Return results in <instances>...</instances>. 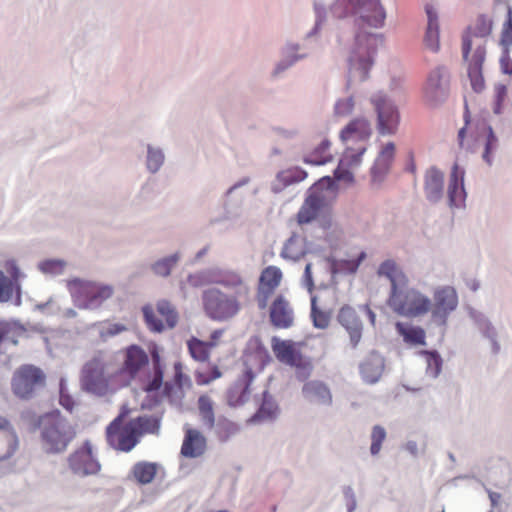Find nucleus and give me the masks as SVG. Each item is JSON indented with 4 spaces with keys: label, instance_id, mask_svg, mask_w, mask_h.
Listing matches in <instances>:
<instances>
[{
    "label": "nucleus",
    "instance_id": "1",
    "mask_svg": "<svg viewBox=\"0 0 512 512\" xmlns=\"http://www.w3.org/2000/svg\"><path fill=\"white\" fill-rule=\"evenodd\" d=\"M351 14L357 16L355 23L358 27L356 33V50L349 58V83L364 81L368 77L373 64L372 55L382 44L380 34L369 33L366 27L380 28L384 25L386 14L379 0H343Z\"/></svg>",
    "mask_w": 512,
    "mask_h": 512
},
{
    "label": "nucleus",
    "instance_id": "2",
    "mask_svg": "<svg viewBox=\"0 0 512 512\" xmlns=\"http://www.w3.org/2000/svg\"><path fill=\"white\" fill-rule=\"evenodd\" d=\"M149 358L147 353L137 345H131L124 351V359L121 373L128 376L129 379L139 377L140 388L150 394L159 391L163 386L161 397L156 399L160 402L162 398L170 401L180 399L183 396L184 387H190L191 381L188 375L183 372V365L177 361L174 363V377L172 381L163 383L164 366L161 363L158 354L152 356V370L140 375L148 366Z\"/></svg>",
    "mask_w": 512,
    "mask_h": 512
},
{
    "label": "nucleus",
    "instance_id": "3",
    "mask_svg": "<svg viewBox=\"0 0 512 512\" xmlns=\"http://www.w3.org/2000/svg\"><path fill=\"white\" fill-rule=\"evenodd\" d=\"M391 283V292L388 299L389 306L402 316H420L431 308L428 297L414 288H408V277L393 260L382 262L377 271Z\"/></svg>",
    "mask_w": 512,
    "mask_h": 512
},
{
    "label": "nucleus",
    "instance_id": "4",
    "mask_svg": "<svg viewBox=\"0 0 512 512\" xmlns=\"http://www.w3.org/2000/svg\"><path fill=\"white\" fill-rule=\"evenodd\" d=\"M492 20L479 15L462 38V54L467 64V75L472 89L480 93L485 88L483 64L486 58V37L492 31Z\"/></svg>",
    "mask_w": 512,
    "mask_h": 512
},
{
    "label": "nucleus",
    "instance_id": "5",
    "mask_svg": "<svg viewBox=\"0 0 512 512\" xmlns=\"http://www.w3.org/2000/svg\"><path fill=\"white\" fill-rule=\"evenodd\" d=\"M371 134V125L363 117L352 119L341 130L340 139L345 145V150L334 172L337 180L347 183L354 181L352 171L361 165Z\"/></svg>",
    "mask_w": 512,
    "mask_h": 512
},
{
    "label": "nucleus",
    "instance_id": "6",
    "mask_svg": "<svg viewBox=\"0 0 512 512\" xmlns=\"http://www.w3.org/2000/svg\"><path fill=\"white\" fill-rule=\"evenodd\" d=\"M270 361L269 351L262 342L259 339L251 340L243 355L245 366L243 374L238 378L227 395L230 406H238L247 401L253 379Z\"/></svg>",
    "mask_w": 512,
    "mask_h": 512
},
{
    "label": "nucleus",
    "instance_id": "7",
    "mask_svg": "<svg viewBox=\"0 0 512 512\" xmlns=\"http://www.w3.org/2000/svg\"><path fill=\"white\" fill-rule=\"evenodd\" d=\"M158 429V420L151 416H139L128 422H124L122 416H118L107 427L106 439L114 449L129 452L144 434L156 433Z\"/></svg>",
    "mask_w": 512,
    "mask_h": 512
},
{
    "label": "nucleus",
    "instance_id": "8",
    "mask_svg": "<svg viewBox=\"0 0 512 512\" xmlns=\"http://www.w3.org/2000/svg\"><path fill=\"white\" fill-rule=\"evenodd\" d=\"M40 426L43 445L51 453H59L66 450L76 435L73 426L59 411L43 415L40 419Z\"/></svg>",
    "mask_w": 512,
    "mask_h": 512
},
{
    "label": "nucleus",
    "instance_id": "9",
    "mask_svg": "<svg viewBox=\"0 0 512 512\" xmlns=\"http://www.w3.org/2000/svg\"><path fill=\"white\" fill-rule=\"evenodd\" d=\"M242 298L235 294H226L218 288H209L202 293L203 311L213 321H229L240 312Z\"/></svg>",
    "mask_w": 512,
    "mask_h": 512
},
{
    "label": "nucleus",
    "instance_id": "10",
    "mask_svg": "<svg viewBox=\"0 0 512 512\" xmlns=\"http://www.w3.org/2000/svg\"><path fill=\"white\" fill-rule=\"evenodd\" d=\"M67 289L76 306L81 309H96L113 295L110 285L78 278L68 280Z\"/></svg>",
    "mask_w": 512,
    "mask_h": 512
},
{
    "label": "nucleus",
    "instance_id": "11",
    "mask_svg": "<svg viewBox=\"0 0 512 512\" xmlns=\"http://www.w3.org/2000/svg\"><path fill=\"white\" fill-rule=\"evenodd\" d=\"M451 75L448 68L439 65L427 74L422 88V99L426 106L436 108L450 95Z\"/></svg>",
    "mask_w": 512,
    "mask_h": 512
},
{
    "label": "nucleus",
    "instance_id": "12",
    "mask_svg": "<svg viewBox=\"0 0 512 512\" xmlns=\"http://www.w3.org/2000/svg\"><path fill=\"white\" fill-rule=\"evenodd\" d=\"M46 375L37 366L24 364L18 367L11 378V390L15 397L28 400L45 386Z\"/></svg>",
    "mask_w": 512,
    "mask_h": 512
},
{
    "label": "nucleus",
    "instance_id": "13",
    "mask_svg": "<svg viewBox=\"0 0 512 512\" xmlns=\"http://www.w3.org/2000/svg\"><path fill=\"white\" fill-rule=\"evenodd\" d=\"M377 114V130L381 135H393L400 124V113L394 102L386 94L379 92L371 97Z\"/></svg>",
    "mask_w": 512,
    "mask_h": 512
},
{
    "label": "nucleus",
    "instance_id": "14",
    "mask_svg": "<svg viewBox=\"0 0 512 512\" xmlns=\"http://www.w3.org/2000/svg\"><path fill=\"white\" fill-rule=\"evenodd\" d=\"M272 351L277 360L307 374L312 370L311 360L301 352V344L292 340H283L276 336L271 339Z\"/></svg>",
    "mask_w": 512,
    "mask_h": 512
},
{
    "label": "nucleus",
    "instance_id": "15",
    "mask_svg": "<svg viewBox=\"0 0 512 512\" xmlns=\"http://www.w3.org/2000/svg\"><path fill=\"white\" fill-rule=\"evenodd\" d=\"M143 315L147 326L154 332L172 329L178 322V312L167 300L158 301L156 310L151 306H145L143 308Z\"/></svg>",
    "mask_w": 512,
    "mask_h": 512
},
{
    "label": "nucleus",
    "instance_id": "16",
    "mask_svg": "<svg viewBox=\"0 0 512 512\" xmlns=\"http://www.w3.org/2000/svg\"><path fill=\"white\" fill-rule=\"evenodd\" d=\"M7 275L0 270V303L13 301L16 306L21 305V279L24 274L20 271L14 260L5 262Z\"/></svg>",
    "mask_w": 512,
    "mask_h": 512
},
{
    "label": "nucleus",
    "instance_id": "17",
    "mask_svg": "<svg viewBox=\"0 0 512 512\" xmlns=\"http://www.w3.org/2000/svg\"><path fill=\"white\" fill-rule=\"evenodd\" d=\"M70 470L78 476L96 475L101 470V464L94 455L90 441H85L68 457Z\"/></svg>",
    "mask_w": 512,
    "mask_h": 512
},
{
    "label": "nucleus",
    "instance_id": "18",
    "mask_svg": "<svg viewBox=\"0 0 512 512\" xmlns=\"http://www.w3.org/2000/svg\"><path fill=\"white\" fill-rule=\"evenodd\" d=\"M82 384L86 390L100 393L107 388V378L105 376V364L99 357H94L88 361L82 370Z\"/></svg>",
    "mask_w": 512,
    "mask_h": 512
},
{
    "label": "nucleus",
    "instance_id": "19",
    "mask_svg": "<svg viewBox=\"0 0 512 512\" xmlns=\"http://www.w3.org/2000/svg\"><path fill=\"white\" fill-rule=\"evenodd\" d=\"M282 278V271L276 266L270 265L263 269L259 278L256 296L260 309H265L267 307L268 300L274 291L279 287Z\"/></svg>",
    "mask_w": 512,
    "mask_h": 512
},
{
    "label": "nucleus",
    "instance_id": "20",
    "mask_svg": "<svg viewBox=\"0 0 512 512\" xmlns=\"http://www.w3.org/2000/svg\"><path fill=\"white\" fill-rule=\"evenodd\" d=\"M433 299L432 317L439 319L442 324H445L447 316L458 305L456 290L451 286L440 287L435 290Z\"/></svg>",
    "mask_w": 512,
    "mask_h": 512
},
{
    "label": "nucleus",
    "instance_id": "21",
    "mask_svg": "<svg viewBox=\"0 0 512 512\" xmlns=\"http://www.w3.org/2000/svg\"><path fill=\"white\" fill-rule=\"evenodd\" d=\"M271 324L278 329H288L294 324V310L290 302L282 294L272 301L269 311Z\"/></svg>",
    "mask_w": 512,
    "mask_h": 512
},
{
    "label": "nucleus",
    "instance_id": "22",
    "mask_svg": "<svg viewBox=\"0 0 512 512\" xmlns=\"http://www.w3.org/2000/svg\"><path fill=\"white\" fill-rule=\"evenodd\" d=\"M19 449V439L11 422L0 416V461L12 458Z\"/></svg>",
    "mask_w": 512,
    "mask_h": 512
},
{
    "label": "nucleus",
    "instance_id": "23",
    "mask_svg": "<svg viewBox=\"0 0 512 512\" xmlns=\"http://www.w3.org/2000/svg\"><path fill=\"white\" fill-rule=\"evenodd\" d=\"M337 319L348 332L352 346L356 347L362 337V322L354 308L349 305H344L339 310Z\"/></svg>",
    "mask_w": 512,
    "mask_h": 512
},
{
    "label": "nucleus",
    "instance_id": "24",
    "mask_svg": "<svg viewBox=\"0 0 512 512\" xmlns=\"http://www.w3.org/2000/svg\"><path fill=\"white\" fill-rule=\"evenodd\" d=\"M464 176L465 171L455 163L452 167L448 184V199L451 207H460L465 202Z\"/></svg>",
    "mask_w": 512,
    "mask_h": 512
},
{
    "label": "nucleus",
    "instance_id": "25",
    "mask_svg": "<svg viewBox=\"0 0 512 512\" xmlns=\"http://www.w3.org/2000/svg\"><path fill=\"white\" fill-rule=\"evenodd\" d=\"M207 447L204 435L193 428L185 429V436L181 446V454L187 458H197L202 456Z\"/></svg>",
    "mask_w": 512,
    "mask_h": 512
},
{
    "label": "nucleus",
    "instance_id": "26",
    "mask_svg": "<svg viewBox=\"0 0 512 512\" xmlns=\"http://www.w3.org/2000/svg\"><path fill=\"white\" fill-rule=\"evenodd\" d=\"M425 12L427 15V27L424 35V45L432 52H438L440 49L438 14L431 4L425 6Z\"/></svg>",
    "mask_w": 512,
    "mask_h": 512
},
{
    "label": "nucleus",
    "instance_id": "27",
    "mask_svg": "<svg viewBox=\"0 0 512 512\" xmlns=\"http://www.w3.org/2000/svg\"><path fill=\"white\" fill-rule=\"evenodd\" d=\"M395 155V145L393 142L387 143L377 156L374 165L371 168V178L375 183H380L388 173Z\"/></svg>",
    "mask_w": 512,
    "mask_h": 512
},
{
    "label": "nucleus",
    "instance_id": "28",
    "mask_svg": "<svg viewBox=\"0 0 512 512\" xmlns=\"http://www.w3.org/2000/svg\"><path fill=\"white\" fill-rule=\"evenodd\" d=\"M444 174L437 168L431 167L424 178V192L427 199L437 202L443 195Z\"/></svg>",
    "mask_w": 512,
    "mask_h": 512
},
{
    "label": "nucleus",
    "instance_id": "29",
    "mask_svg": "<svg viewBox=\"0 0 512 512\" xmlns=\"http://www.w3.org/2000/svg\"><path fill=\"white\" fill-rule=\"evenodd\" d=\"M216 284L234 290L235 295L246 298L249 295L250 289L244 282L242 276L234 271H225L219 274L215 280Z\"/></svg>",
    "mask_w": 512,
    "mask_h": 512
},
{
    "label": "nucleus",
    "instance_id": "30",
    "mask_svg": "<svg viewBox=\"0 0 512 512\" xmlns=\"http://www.w3.org/2000/svg\"><path fill=\"white\" fill-rule=\"evenodd\" d=\"M305 398L316 404L328 405L332 401V396L328 387L319 381H310L303 386Z\"/></svg>",
    "mask_w": 512,
    "mask_h": 512
},
{
    "label": "nucleus",
    "instance_id": "31",
    "mask_svg": "<svg viewBox=\"0 0 512 512\" xmlns=\"http://www.w3.org/2000/svg\"><path fill=\"white\" fill-rule=\"evenodd\" d=\"M279 413V408L273 397L265 391L263 393L262 403L257 412L248 420L249 423L257 424L265 421L274 420Z\"/></svg>",
    "mask_w": 512,
    "mask_h": 512
},
{
    "label": "nucleus",
    "instance_id": "32",
    "mask_svg": "<svg viewBox=\"0 0 512 512\" xmlns=\"http://www.w3.org/2000/svg\"><path fill=\"white\" fill-rule=\"evenodd\" d=\"M384 368L383 359L378 354H371L360 366L361 375L368 383H375L380 378Z\"/></svg>",
    "mask_w": 512,
    "mask_h": 512
},
{
    "label": "nucleus",
    "instance_id": "33",
    "mask_svg": "<svg viewBox=\"0 0 512 512\" xmlns=\"http://www.w3.org/2000/svg\"><path fill=\"white\" fill-rule=\"evenodd\" d=\"M323 204V199L311 193L305 200L304 204L300 208L297 218L300 224H306L315 219L319 213V210Z\"/></svg>",
    "mask_w": 512,
    "mask_h": 512
},
{
    "label": "nucleus",
    "instance_id": "34",
    "mask_svg": "<svg viewBox=\"0 0 512 512\" xmlns=\"http://www.w3.org/2000/svg\"><path fill=\"white\" fill-rule=\"evenodd\" d=\"M307 177V172L300 167H291L280 171L276 176L274 191L279 192L285 187L301 182Z\"/></svg>",
    "mask_w": 512,
    "mask_h": 512
},
{
    "label": "nucleus",
    "instance_id": "35",
    "mask_svg": "<svg viewBox=\"0 0 512 512\" xmlns=\"http://www.w3.org/2000/svg\"><path fill=\"white\" fill-rule=\"evenodd\" d=\"M306 254L305 240L298 236L292 235L284 244L281 251V257L287 260L297 261Z\"/></svg>",
    "mask_w": 512,
    "mask_h": 512
},
{
    "label": "nucleus",
    "instance_id": "36",
    "mask_svg": "<svg viewBox=\"0 0 512 512\" xmlns=\"http://www.w3.org/2000/svg\"><path fill=\"white\" fill-rule=\"evenodd\" d=\"M330 146V141L327 139L322 140L321 143L313 151L304 157V162L312 165H324L332 161Z\"/></svg>",
    "mask_w": 512,
    "mask_h": 512
},
{
    "label": "nucleus",
    "instance_id": "37",
    "mask_svg": "<svg viewBox=\"0 0 512 512\" xmlns=\"http://www.w3.org/2000/svg\"><path fill=\"white\" fill-rule=\"evenodd\" d=\"M158 471V465L151 462H138L133 466L132 473L140 484L151 483Z\"/></svg>",
    "mask_w": 512,
    "mask_h": 512
},
{
    "label": "nucleus",
    "instance_id": "38",
    "mask_svg": "<svg viewBox=\"0 0 512 512\" xmlns=\"http://www.w3.org/2000/svg\"><path fill=\"white\" fill-rule=\"evenodd\" d=\"M187 347L191 357L199 362H205L210 357V352L213 349V344H208L198 338L192 337L187 342Z\"/></svg>",
    "mask_w": 512,
    "mask_h": 512
},
{
    "label": "nucleus",
    "instance_id": "39",
    "mask_svg": "<svg viewBox=\"0 0 512 512\" xmlns=\"http://www.w3.org/2000/svg\"><path fill=\"white\" fill-rule=\"evenodd\" d=\"M396 329L401 336H403L404 341L414 345H424L425 344V331L421 327L407 326L403 323L398 322L396 324Z\"/></svg>",
    "mask_w": 512,
    "mask_h": 512
},
{
    "label": "nucleus",
    "instance_id": "40",
    "mask_svg": "<svg viewBox=\"0 0 512 512\" xmlns=\"http://www.w3.org/2000/svg\"><path fill=\"white\" fill-rule=\"evenodd\" d=\"M311 318L314 326L320 329L327 328L331 319V312L318 306L316 296L311 298Z\"/></svg>",
    "mask_w": 512,
    "mask_h": 512
},
{
    "label": "nucleus",
    "instance_id": "41",
    "mask_svg": "<svg viewBox=\"0 0 512 512\" xmlns=\"http://www.w3.org/2000/svg\"><path fill=\"white\" fill-rule=\"evenodd\" d=\"M198 409L204 424L207 427L212 428L215 423L213 402L207 395H202L199 397Z\"/></svg>",
    "mask_w": 512,
    "mask_h": 512
},
{
    "label": "nucleus",
    "instance_id": "42",
    "mask_svg": "<svg viewBox=\"0 0 512 512\" xmlns=\"http://www.w3.org/2000/svg\"><path fill=\"white\" fill-rule=\"evenodd\" d=\"M177 261H178L177 254L171 255L169 257H165L163 259L156 261L152 265V270L156 275L166 277L170 274L172 268L175 266Z\"/></svg>",
    "mask_w": 512,
    "mask_h": 512
},
{
    "label": "nucleus",
    "instance_id": "43",
    "mask_svg": "<svg viewBox=\"0 0 512 512\" xmlns=\"http://www.w3.org/2000/svg\"><path fill=\"white\" fill-rule=\"evenodd\" d=\"M499 144L498 139L495 136L493 130L491 127L488 128V135L485 142L484 151L482 154L483 160L488 164L491 165L493 162V157L495 152L498 150Z\"/></svg>",
    "mask_w": 512,
    "mask_h": 512
},
{
    "label": "nucleus",
    "instance_id": "44",
    "mask_svg": "<svg viewBox=\"0 0 512 512\" xmlns=\"http://www.w3.org/2000/svg\"><path fill=\"white\" fill-rule=\"evenodd\" d=\"M423 354L426 357L427 362V373L432 377H437L441 371L442 360L436 352L424 351Z\"/></svg>",
    "mask_w": 512,
    "mask_h": 512
},
{
    "label": "nucleus",
    "instance_id": "45",
    "mask_svg": "<svg viewBox=\"0 0 512 512\" xmlns=\"http://www.w3.org/2000/svg\"><path fill=\"white\" fill-rule=\"evenodd\" d=\"M386 438V431L383 427L376 425L372 429L371 433V447L370 451L372 455H377L380 450L383 441Z\"/></svg>",
    "mask_w": 512,
    "mask_h": 512
},
{
    "label": "nucleus",
    "instance_id": "46",
    "mask_svg": "<svg viewBox=\"0 0 512 512\" xmlns=\"http://www.w3.org/2000/svg\"><path fill=\"white\" fill-rule=\"evenodd\" d=\"M221 375L222 373L219 370V368L216 365H214L207 372L196 371L195 379L198 385H207L213 380L220 378Z\"/></svg>",
    "mask_w": 512,
    "mask_h": 512
},
{
    "label": "nucleus",
    "instance_id": "47",
    "mask_svg": "<svg viewBox=\"0 0 512 512\" xmlns=\"http://www.w3.org/2000/svg\"><path fill=\"white\" fill-rule=\"evenodd\" d=\"M495 99L493 111L496 114H500L502 111L503 104L507 98V86L504 84H497L494 87Z\"/></svg>",
    "mask_w": 512,
    "mask_h": 512
},
{
    "label": "nucleus",
    "instance_id": "48",
    "mask_svg": "<svg viewBox=\"0 0 512 512\" xmlns=\"http://www.w3.org/2000/svg\"><path fill=\"white\" fill-rule=\"evenodd\" d=\"M355 103L352 97L341 99L335 104V114L340 117H346L353 112Z\"/></svg>",
    "mask_w": 512,
    "mask_h": 512
},
{
    "label": "nucleus",
    "instance_id": "49",
    "mask_svg": "<svg viewBox=\"0 0 512 512\" xmlns=\"http://www.w3.org/2000/svg\"><path fill=\"white\" fill-rule=\"evenodd\" d=\"M366 254L364 252H361L357 259H350V260H341L338 262V268L341 271L347 272V273H354L357 271L360 263L364 260Z\"/></svg>",
    "mask_w": 512,
    "mask_h": 512
},
{
    "label": "nucleus",
    "instance_id": "50",
    "mask_svg": "<svg viewBox=\"0 0 512 512\" xmlns=\"http://www.w3.org/2000/svg\"><path fill=\"white\" fill-rule=\"evenodd\" d=\"M59 403L69 412H72L76 404L73 397L68 393L64 380L60 381Z\"/></svg>",
    "mask_w": 512,
    "mask_h": 512
},
{
    "label": "nucleus",
    "instance_id": "51",
    "mask_svg": "<svg viewBox=\"0 0 512 512\" xmlns=\"http://www.w3.org/2000/svg\"><path fill=\"white\" fill-rule=\"evenodd\" d=\"M164 156L159 150L149 149L147 156V166L152 172H156L163 163Z\"/></svg>",
    "mask_w": 512,
    "mask_h": 512
},
{
    "label": "nucleus",
    "instance_id": "52",
    "mask_svg": "<svg viewBox=\"0 0 512 512\" xmlns=\"http://www.w3.org/2000/svg\"><path fill=\"white\" fill-rule=\"evenodd\" d=\"M65 263L60 260H46L40 263V269L45 273L58 274L63 271Z\"/></svg>",
    "mask_w": 512,
    "mask_h": 512
},
{
    "label": "nucleus",
    "instance_id": "53",
    "mask_svg": "<svg viewBox=\"0 0 512 512\" xmlns=\"http://www.w3.org/2000/svg\"><path fill=\"white\" fill-rule=\"evenodd\" d=\"M500 69L503 74L512 75V59L510 57V49H503L500 60Z\"/></svg>",
    "mask_w": 512,
    "mask_h": 512
},
{
    "label": "nucleus",
    "instance_id": "54",
    "mask_svg": "<svg viewBox=\"0 0 512 512\" xmlns=\"http://www.w3.org/2000/svg\"><path fill=\"white\" fill-rule=\"evenodd\" d=\"M500 45L503 49H510L512 46V23H505L500 36Z\"/></svg>",
    "mask_w": 512,
    "mask_h": 512
},
{
    "label": "nucleus",
    "instance_id": "55",
    "mask_svg": "<svg viewBox=\"0 0 512 512\" xmlns=\"http://www.w3.org/2000/svg\"><path fill=\"white\" fill-rule=\"evenodd\" d=\"M464 120H465V126H467L468 123L470 122V112H469L467 103H465ZM465 133H466V127H462L458 132V140H459L460 146H463Z\"/></svg>",
    "mask_w": 512,
    "mask_h": 512
},
{
    "label": "nucleus",
    "instance_id": "56",
    "mask_svg": "<svg viewBox=\"0 0 512 512\" xmlns=\"http://www.w3.org/2000/svg\"><path fill=\"white\" fill-rule=\"evenodd\" d=\"M224 330L223 329H217L213 331L210 335L209 341H206L208 344H213V348H215L218 345L219 339L222 337Z\"/></svg>",
    "mask_w": 512,
    "mask_h": 512
},
{
    "label": "nucleus",
    "instance_id": "57",
    "mask_svg": "<svg viewBox=\"0 0 512 512\" xmlns=\"http://www.w3.org/2000/svg\"><path fill=\"white\" fill-rule=\"evenodd\" d=\"M187 282L189 285L193 287H198L202 285V279L200 275H189L187 278Z\"/></svg>",
    "mask_w": 512,
    "mask_h": 512
},
{
    "label": "nucleus",
    "instance_id": "58",
    "mask_svg": "<svg viewBox=\"0 0 512 512\" xmlns=\"http://www.w3.org/2000/svg\"><path fill=\"white\" fill-rule=\"evenodd\" d=\"M305 277L309 282H312V275H311V264L308 263L305 267Z\"/></svg>",
    "mask_w": 512,
    "mask_h": 512
},
{
    "label": "nucleus",
    "instance_id": "59",
    "mask_svg": "<svg viewBox=\"0 0 512 512\" xmlns=\"http://www.w3.org/2000/svg\"><path fill=\"white\" fill-rule=\"evenodd\" d=\"M500 498V495L499 494H496V493H492L490 494V499H491V502H492V505L495 506L497 504V500Z\"/></svg>",
    "mask_w": 512,
    "mask_h": 512
},
{
    "label": "nucleus",
    "instance_id": "60",
    "mask_svg": "<svg viewBox=\"0 0 512 512\" xmlns=\"http://www.w3.org/2000/svg\"><path fill=\"white\" fill-rule=\"evenodd\" d=\"M407 448H408L412 453H415L416 448H417V445H416V443H414V442H409V443L407 444Z\"/></svg>",
    "mask_w": 512,
    "mask_h": 512
},
{
    "label": "nucleus",
    "instance_id": "61",
    "mask_svg": "<svg viewBox=\"0 0 512 512\" xmlns=\"http://www.w3.org/2000/svg\"><path fill=\"white\" fill-rule=\"evenodd\" d=\"M506 23H512V8L511 7L508 8L507 22Z\"/></svg>",
    "mask_w": 512,
    "mask_h": 512
},
{
    "label": "nucleus",
    "instance_id": "62",
    "mask_svg": "<svg viewBox=\"0 0 512 512\" xmlns=\"http://www.w3.org/2000/svg\"><path fill=\"white\" fill-rule=\"evenodd\" d=\"M122 330H124L123 326L115 325V329L111 332V334H116V333H118L119 331H122Z\"/></svg>",
    "mask_w": 512,
    "mask_h": 512
},
{
    "label": "nucleus",
    "instance_id": "63",
    "mask_svg": "<svg viewBox=\"0 0 512 512\" xmlns=\"http://www.w3.org/2000/svg\"><path fill=\"white\" fill-rule=\"evenodd\" d=\"M369 316H370L371 322L374 323L375 315H374V313L371 310H369Z\"/></svg>",
    "mask_w": 512,
    "mask_h": 512
},
{
    "label": "nucleus",
    "instance_id": "64",
    "mask_svg": "<svg viewBox=\"0 0 512 512\" xmlns=\"http://www.w3.org/2000/svg\"><path fill=\"white\" fill-rule=\"evenodd\" d=\"M280 70H281V68L277 67L275 72L278 73Z\"/></svg>",
    "mask_w": 512,
    "mask_h": 512
}]
</instances>
